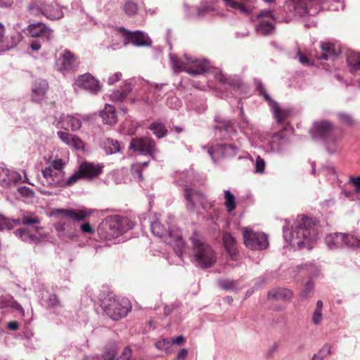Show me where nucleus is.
Listing matches in <instances>:
<instances>
[{
	"instance_id": "c03bdc74",
	"label": "nucleus",
	"mask_w": 360,
	"mask_h": 360,
	"mask_svg": "<svg viewBox=\"0 0 360 360\" xmlns=\"http://www.w3.org/2000/svg\"><path fill=\"white\" fill-rule=\"evenodd\" d=\"M81 179L84 178L82 175V173L79 172V169H78L77 172H75L72 176L69 177V179L65 183V185L66 186H70L75 184L76 182H77Z\"/></svg>"
},
{
	"instance_id": "8fccbe9b",
	"label": "nucleus",
	"mask_w": 360,
	"mask_h": 360,
	"mask_svg": "<svg viewBox=\"0 0 360 360\" xmlns=\"http://www.w3.org/2000/svg\"><path fill=\"white\" fill-rule=\"evenodd\" d=\"M265 161L259 155L256 158L255 161V172L263 173L265 169Z\"/></svg>"
},
{
	"instance_id": "f8f14e48",
	"label": "nucleus",
	"mask_w": 360,
	"mask_h": 360,
	"mask_svg": "<svg viewBox=\"0 0 360 360\" xmlns=\"http://www.w3.org/2000/svg\"><path fill=\"white\" fill-rule=\"evenodd\" d=\"M75 83L79 87L95 94L101 91L99 82L89 73L79 76Z\"/></svg>"
},
{
	"instance_id": "49530a36",
	"label": "nucleus",
	"mask_w": 360,
	"mask_h": 360,
	"mask_svg": "<svg viewBox=\"0 0 360 360\" xmlns=\"http://www.w3.org/2000/svg\"><path fill=\"white\" fill-rule=\"evenodd\" d=\"M225 3L227 6H229L236 9H238L241 12H243V13L248 12V9L242 3L237 2L233 0H225Z\"/></svg>"
},
{
	"instance_id": "a19ab883",
	"label": "nucleus",
	"mask_w": 360,
	"mask_h": 360,
	"mask_svg": "<svg viewBox=\"0 0 360 360\" xmlns=\"http://www.w3.org/2000/svg\"><path fill=\"white\" fill-rule=\"evenodd\" d=\"M123 10L127 15L132 16L136 14L138 11V6L136 3L131 1H128L124 4Z\"/></svg>"
},
{
	"instance_id": "f257e3e1",
	"label": "nucleus",
	"mask_w": 360,
	"mask_h": 360,
	"mask_svg": "<svg viewBox=\"0 0 360 360\" xmlns=\"http://www.w3.org/2000/svg\"><path fill=\"white\" fill-rule=\"evenodd\" d=\"M318 234L317 225L310 218L303 217L291 232V244L298 247H309Z\"/></svg>"
},
{
	"instance_id": "6e6552de",
	"label": "nucleus",
	"mask_w": 360,
	"mask_h": 360,
	"mask_svg": "<svg viewBox=\"0 0 360 360\" xmlns=\"http://www.w3.org/2000/svg\"><path fill=\"white\" fill-rule=\"evenodd\" d=\"M118 31L125 37L126 41L124 44L131 43L136 46H151V39L143 32H130L123 27H119Z\"/></svg>"
},
{
	"instance_id": "5fc2aeb1",
	"label": "nucleus",
	"mask_w": 360,
	"mask_h": 360,
	"mask_svg": "<svg viewBox=\"0 0 360 360\" xmlns=\"http://www.w3.org/2000/svg\"><path fill=\"white\" fill-rule=\"evenodd\" d=\"M289 112L288 110L277 109L276 110V117L278 122H284L288 117Z\"/></svg>"
},
{
	"instance_id": "13d9d810",
	"label": "nucleus",
	"mask_w": 360,
	"mask_h": 360,
	"mask_svg": "<svg viewBox=\"0 0 360 360\" xmlns=\"http://www.w3.org/2000/svg\"><path fill=\"white\" fill-rule=\"evenodd\" d=\"M216 79L217 81H219L220 83L221 84H229V85L232 86V85H235L233 82H230L229 79H228L224 74L222 73H219V74H217L216 76Z\"/></svg>"
},
{
	"instance_id": "20e7f679",
	"label": "nucleus",
	"mask_w": 360,
	"mask_h": 360,
	"mask_svg": "<svg viewBox=\"0 0 360 360\" xmlns=\"http://www.w3.org/2000/svg\"><path fill=\"white\" fill-rule=\"evenodd\" d=\"M30 14L39 15L42 14L50 20H58L63 18V13L59 6L56 4H47L42 0H33L28 6Z\"/></svg>"
},
{
	"instance_id": "a211bd4d",
	"label": "nucleus",
	"mask_w": 360,
	"mask_h": 360,
	"mask_svg": "<svg viewBox=\"0 0 360 360\" xmlns=\"http://www.w3.org/2000/svg\"><path fill=\"white\" fill-rule=\"evenodd\" d=\"M210 68V63L205 59L189 58L188 73L191 75H200Z\"/></svg>"
},
{
	"instance_id": "864d4df0",
	"label": "nucleus",
	"mask_w": 360,
	"mask_h": 360,
	"mask_svg": "<svg viewBox=\"0 0 360 360\" xmlns=\"http://www.w3.org/2000/svg\"><path fill=\"white\" fill-rule=\"evenodd\" d=\"M330 346L329 345H325L319 354H315L311 360H323L325 357V355L322 354V353L327 352L328 354L330 353Z\"/></svg>"
},
{
	"instance_id": "39448f33",
	"label": "nucleus",
	"mask_w": 360,
	"mask_h": 360,
	"mask_svg": "<svg viewBox=\"0 0 360 360\" xmlns=\"http://www.w3.org/2000/svg\"><path fill=\"white\" fill-rule=\"evenodd\" d=\"M243 236L244 244L251 250H263L269 246L267 236L264 233L255 232L249 228H245Z\"/></svg>"
},
{
	"instance_id": "bf43d9fd",
	"label": "nucleus",
	"mask_w": 360,
	"mask_h": 360,
	"mask_svg": "<svg viewBox=\"0 0 360 360\" xmlns=\"http://www.w3.org/2000/svg\"><path fill=\"white\" fill-rule=\"evenodd\" d=\"M122 74L120 72H115L110 76L108 79V83L110 85L119 82L121 79Z\"/></svg>"
},
{
	"instance_id": "69168bd1",
	"label": "nucleus",
	"mask_w": 360,
	"mask_h": 360,
	"mask_svg": "<svg viewBox=\"0 0 360 360\" xmlns=\"http://www.w3.org/2000/svg\"><path fill=\"white\" fill-rule=\"evenodd\" d=\"M257 17L258 18H263V17L270 18L272 20H274V16H273V15L271 13V11H269V10L262 11L257 15Z\"/></svg>"
},
{
	"instance_id": "4be33fe9",
	"label": "nucleus",
	"mask_w": 360,
	"mask_h": 360,
	"mask_svg": "<svg viewBox=\"0 0 360 360\" xmlns=\"http://www.w3.org/2000/svg\"><path fill=\"white\" fill-rule=\"evenodd\" d=\"M57 212L63 217L70 218L74 221H82L91 214L90 212L84 210L60 209Z\"/></svg>"
},
{
	"instance_id": "c9c22d12",
	"label": "nucleus",
	"mask_w": 360,
	"mask_h": 360,
	"mask_svg": "<svg viewBox=\"0 0 360 360\" xmlns=\"http://www.w3.org/2000/svg\"><path fill=\"white\" fill-rule=\"evenodd\" d=\"M18 220L20 224L22 223L23 225L34 226L40 223L39 217L34 214H24Z\"/></svg>"
},
{
	"instance_id": "f03ea898",
	"label": "nucleus",
	"mask_w": 360,
	"mask_h": 360,
	"mask_svg": "<svg viewBox=\"0 0 360 360\" xmlns=\"http://www.w3.org/2000/svg\"><path fill=\"white\" fill-rule=\"evenodd\" d=\"M192 243L197 266L202 269L212 266L217 261L216 252L213 248L195 238H192Z\"/></svg>"
},
{
	"instance_id": "09e8293b",
	"label": "nucleus",
	"mask_w": 360,
	"mask_h": 360,
	"mask_svg": "<svg viewBox=\"0 0 360 360\" xmlns=\"http://www.w3.org/2000/svg\"><path fill=\"white\" fill-rule=\"evenodd\" d=\"M58 136L67 145L70 146L72 143V139L74 134H71L66 131H59L57 133Z\"/></svg>"
},
{
	"instance_id": "2eb2a0df",
	"label": "nucleus",
	"mask_w": 360,
	"mask_h": 360,
	"mask_svg": "<svg viewBox=\"0 0 360 360\" xmlns=\"http://www.w3.org/2000/svg\"><path fill=\"white\" fill-rule=\"evenodd\" d=\"M21 175L14 171L0 167V186L8 187L21 181Z\"/></svg>"
},
{
	"instance_id": "58836bf2",
	"label": "nucleus",
	"mask_w": 360,
	"mask_h": 360,
	"mask_svg": "<svg viewBox=\"0 0 360 360\" xmlns=\"http://www.w3.org/2000/svg\"><path fill=\"white\" fill-rule=\"evenodd\" d=\"M149 129L153 131V133L160 139L164 137L167 133V130L165 127L160 123H152Z\"/></svg>"
},
{
	"instance_id": "1a4fd4ad",
	"label": "nucleus",
	"mask_w": 360,
	"mask_h": 360,
	"mask_svg": "<svg viewBox=\"0 0 360 360\" xmlns=\"http://www.w3.org/2000/svg\"><path fill=\"white\" fill-rule=\"evenodd\" d=\"M129 148L152 157L155 153V142L148 137L134 138L130 142Z\"/></svg>"
},
{
	"instance_id": "6ab92c4d",
	"label": "nucleus",
	"mask_w": 360,
	"mask_h": 360,
	"mask_svg": "<svg viewBox=\"0 0 360 360\" xmlns=\"http://www.w3.org/2000/svg\"><path fill=\"white\" fill-rule=\"evenodd\" d=\"M29 33L32 37H39L45 41L50 39L52 35V31L43 23L30 25Z\"/></svg>"
},
{
	"instance_id": "603ef678",
	"label": "nucleus",
	"mask_w": 360,
	"mask_h": 360,
	"mask_svg": "<svg viewBox=\"0 0 360 360\" xmlns=\"http://www.w3.org/2000/svg\"><path fill=\"white\" fill-rule=\"evenodd\" d=\"M220 286L224 290H231L236 288L237 282L236 281L223 280L219 282Z\"/></svg>"
},
{
	"instance_id": "e2e57ef3",
	"label": "nucleus",
	"mask_w": 360,
	"mask_h": 360,
	"mask_svg": "<svg viewBox=\"0 0 360 360\" xmlns=\"http://www.w3.org/2000/svg\"><path fill=\"white\" fill-rule=\"evenodd\" d=\"M188 356V350L182 349L176 355L175 360H184Z\"/></svg>"
},
{
	"instance_id": "412c9836",
	"label": "nucleus",
	"mask_w": 360,
	"mask_h": 360,
	"mask_svg": "<svg viewBox=\"0 0 360 360\" xmlns=\"http://www.w3.org/2000/svg\"><path fill=\"white\" fill-rule=\"evenodd\" d=\"M342 193L348 198H353L354 194L360 193V176H351L343 187Z\"/></svg>"
},
{
	"instance_id": "473e14b6",
	"label": "nucleus",
	"mask_w": 360,
	"mask_h": 360,
	"mask_svg": "<svg viewBox=\"0 0 360 360\" xmlns=\"http://www.w3.org/2000/svg\"><path fill=\"white\" fill-rule=\"evenodd\" d=\"M150 229L155 236L162 238V240L168 231L167 229L159 221H153L150 225Z\"/></svg>"
},
{
	"instance_id": "774afa93",
	"label": "nucleus",
	"mask_w": 360,
	"mask_h": 360,
	"mask_svg": "<svg viewBox=\"0 0 360 360\" xmlns=\"http://www.w3.org/2000/svg\"><path fill=\"white\" fill-rule=\"evenodd\" d=\"M176 305L174 304H172L170 305H166L164 308V314L165 316H169L172 311L174 309Z\"/></svg>"
},
{
	"instance_id": "72a5a7b5",
	"label": "nucleus",
	"mask_w": 360,
	"mask_h": 360,
	"mask_svg": "<svg viewBox=\"0 0 360 360\" xmlns=\"http://www.w3.org/2000/svg\"><path fill=\"white\" fill-rule=\"evenodd\" d=\"M104 146L108 154H112L120 150L119 142L112 139L108 138L104 141Z\"/></svg>"
},
{
	"instance_id": "4c0bfd02",
	"label": "nucleus",
	"mask_w": 360,
	"mask_h": 360,
	"mask_svg": "<svg viewBox=\"0 0 360 360\" xmlns=\"http://www.w3.org/2000/svg\"><path fill=\"white\" fill-rule=\"evenodd\" d=\"M224 205L229 212H231L236 209V198L235 196L229 190L224 191Z\"/></svg>"
},
{
	"instance_id": "5701e85b",
	"label": "nucleus",
	"mask_w": 360,
	"mask_h": 360,
	"mask_svg": "<svg viewBox=\"0 0 360 360\" xmlns=\"http://www.w3.org/2000/svg\"><path fill=\"white\" fill-rule=\"evenodd\" d=\"M42 174L47 185L58 184L63 178V174L53 170L52 167H47L42 170Z\"/></svg>"
},
{
	"instance_id": "c85d7f7f",
	"label": "nucleus",
	"mask_w": 360,
	"mask_h": 360,
	"mask_svg": "<svg viewBox=\"0 0 360 360\" xmlns=\"http://www.w3.org/2000/svg\"><path fill=\"white\" fill-rule=\"evenodd\" d=\"M12 308L18 311H23L21 305L11 295L0 296V309Z\"/></svg>"
},
{
	"instance_id": "3c124183",
	"label": "nucleus",
	"mask_w": 360,
	"mask_h": 360,
	"mask_svg": "<svg viewBox=\"0 0 360 360\" xmlns=\"http://www.w3.org/2000/svg\"><path fill=\"white\" fill-rule=\"evenodd\" d=\"M70 146L77 150H84V143L77 136L73 135Z\"/></svg>"
},
{
	"instance_id": "79ce46f5",
	"label": "nucleus",
	"mask_w": 360,
	"mask_h": 360,
	"mask_svg": "<svg viewBox=\"0 0 360 360\" xmlns=\"http://www.w3.org/2000/svg\"><path fill=\"white\" fill-rule=\"evenodd\" d=\"M129 92L130 90L128 88L122 91L118 90L113 92L110 97L112 101H122L127 97Z\"/></svg>"
},
{
	"instance_id": "4468645a",
	"label": "nucleus",
	"mask_w": 360,
	"mask_h": 360,
	"mask_svg": "<svg viewBox=\"0 0 360 360\" xmlns=\"http://www.w3.org/2000/svg\"><path fill=\"white\" fill-rule=\"evenodd\" d=\"M163 240L166 243L172 245L177 255H180L181 254L185 243L179 230L167 231Z\"/></svg>"
},
{
	"instance_id": "37998d69",
	"label": "nucleus",
	"mask_w": 360,
	"mask_h": 360,
	"mask_svg": "<svg viewBox=\"0 0 360 360\" xmlns=\"http://www.w3.org/2000/svg\"><path fill=\"white\" fill-rule=\"evenodd\" d=\"M117 354L116 347L111 345L109 347H106L103 355V360H114Z\"/></svg>"
},
{
	"instance_id": "338daca9",
	"label": "nucleus",
	"mask_w": 360,
	"mask_h": 360,
	"mask_svg": "<svg viewBox=\"0 0 360 360\" xmlns=\"http://www.w3.org/2000/svg\"><path fill=\"white\" fill-rule=\"evenodd\" d=\"M170 345V340L169 339H163L162 340L158 341L156 343V347L160 349H164L165 346Z\"/></svg>"
},
{
	"instance_id": "4d7b16f0",
	"label": "nucleus",
	"mask_w": 360,
	"mask_h": 360,
	"mask_svg": "<svg viewBox=\"0 0 360 360\" xmlns=\"http://www.w3.org/2000/svg\"><path fill=\"white\" fill-rule=\"evenodd\" d=\"M322 320V310L315 309L312 316V322L315 325H318Z\"/></svg>"
},
{
	"instance_id": "9d476101",
	"label": "nucleus",
	"mask_w": 360,
	"mask_h": 360,
	"mask_svg": "<svg viewBox=\"0 0 360 360\" xmlns=\"http://www.w3.org/2000/svg\"><path fill=\"white\" fill-rule=\"evenodd\" d=\"M351 239L356 240L349 233H333L326 236L325 242L329 248L337 249L343 245H351L349 243Z\"/></svg>"
},
{
	"instance_id": "e433bc0d",
	"label": "nucleus",
	"mask_w": 360,
	"mask_h": 360,
	"mask_svg": "<svg viewBox=\"0 0 360 360\" xmlns=\"http://www.w3.org/2000/svg\"><path fill=\"white\" fill-rule=\"evenodd\" d=\"M20 225L18 219L10 220L0 214V231L12 229L14 226Z\"/></svg>"
},
{
	"instance_id": "cd10ccee",
	"label": "nucleus",
	"mask_w": 360,
	"mask_h": 360,
	"mask_svg": "<svg viewBox=\"0 0 360 360\" xmlns=\"http://www.w3.org/2000/svg\"><path fill=\"white\" fill-rule=\"evenodd\" d=\"M297 8L302 9V14L313 15L311 9L316 4H321L323 0H292Z\"/></svg>"
},
{
	"instance_id": "680f3d73",
	"label": "nucleus",
	"mask_w": 360,
	"mask_h": 360,
	"mask_svg": "<svg viewBox=\"0 0 360 360\" xmlns=\"http://www.w3.org/2000/svg\"><path fill=\"white\" fill-rule=\"evenodd\" d=\"M352 236L356 239V240H353V239H351L349 240V243L352 244L351 245H346L347 247L348 248H354V249H358V248H360V239L359 238H357L356 236L351 234Z\"/></svg>"
},
{
	"instance_id": "a878e982",
	"label": "nucleus",
	"mask_w": 360,
	"mask_h": 360,
	"mask_svg": "<svg viewBox=\"0 0 360 360\" xmlns=\"http://www.w3.org/2000/svg\"><path fill=\"white\" fill-rule=\"evenodd\" d=\"M100 116L105 124H115L117 120L115 114V108L111 105H105L104 109L101 112Z\"/></svg>"
},
{
	"instance_id": "7c9ffc66",
	"label": "nucleus",
	"mask_w": 360,
	"mask_h": 360,
	"mask_svg": "<svg viewBox=\"0 0 360 360\" xmlns=\"http://www.w3.org/2000/svg\"><path fill=\"white\" fill-rule=\"evenodd\" d=\"M171 61L173 69L175 72L184 71L188 72L189 58H186V61L176 56H172Z\"/></svg>"
},
{
	"instance_id": "aec40b11",
	"label": "nucleus",
	"mask_w": 360,
	"mask_h": 360,
	"mask_svg": "<svg viewBox=\"0 0 360 360\" xmlns=\"http://www.w3.org/2000/svg\"><path fill=\"white\" fill-rule=\"evenodd\" d=\"M222 241L231 259H236L238 253L236 238L230 233L224 232L222 235Z\"/></svg>"
},
{
	"instance_id": "de8ad7c7",
	"label": "nucleus",
	"mask_w": 360,
	"mask_h": 360,
	"mask_svg": "<svg viewBox=\"0 0 360 360\" xmlns=\"http://www.w3.org/2000/svg\"><path fill=\"white\" fill-rule=\"evenodd\" d=\"M47 303L49 307L56 308L60 307V302L58 297L56 294H50L47 300Z\"/></svg>"
},
{
	"instance_id": "bb28decb",
	"label": "nucleus",
	"mask_w": 360,
	"mask_h": 360,
	"mask_svg": "<svg viewBox=\"0 0 360 360\" xmlns=\"http://www.w3.org/2000/svg\"><path fill=\"white\" fill-rule=\"evenodd\" d=\"M48 89V83L46 80L36 82L32 86V98L34 101H39L44 96Z\"/></svg>"
},
{
	"instance_id": "f3484780",
	"label": "nucleus",
	"mask_w": 360,
	"mask_h": 360,
	"mask_svg": "<svg viewBox=\"0 0 360 360\" xmlns=\"http://www.w3.org/2000/svg\"><path fill=\"white\" fill-rule=\"evenodd\" d=\"M321 49V53L317 56L318 59L334 60L341 53L339 46L330 42L322 43Z\"/></svg>"
},
{
	"instance_id": "6e6d98bb",
	"label": "nucleus",
	"mask_w": 360,
	"mask_h": 360,
	"mask_svg": "<svg viewBox=\"0 0 360 360\" xmlns=\"http://www.w3.org/2000/svg\"><path fill=\"white\" fill-rule=\"evenodd\" d=\"M64 166V162L62 159H57L51 162L49 167H52L53 170L58 171L63 174L62 169Z\"/></svg>"
},
{
	"instance_id": "7ed1b4c3",
	"label": "nucleus",
	"mask_w": 360,
	"mask_h": 360,
	"mask_svg": "<svg viewBox=\"0 0 360 360\" xmlns=\"http://www.w3.org/2000/svg\"><path fill=\"white\" fill-rule=\"evenodd\" d=\"M131 309L130 302L127 299L112 296L106 302H103L105 313L113 320L125 317Z\"/></svg>"
},
{
	"instance_id": "0eeeda50",
	"label": "nucleus",
	"mask_w": 360,
	"mask_h": 360,
	"mask_svg": "<svg viewBox=\"0 0 360 360\" xmlns=\"http://www.w3.org/2000/svg\"><path fill=\"white\" fill-rule=\"evenodd\" d=\"M78 58L70 51L65 50L58 57L56 64L63 73L75 72L79 66Z\"/></svg>"
},
{
	"instance_id": "f704fd0d",
	"label": "nucleus",
	"mask_w": 360,
	"mask_h": 360,
	"mask_svg": "<svg viewBox=\"0 0 360 360\" xmlns=\"http://www.w3.org/2000/svg\"><path fill=\"white\" fill-rule=\"evenodd\" d=\"M347 60L349 66L354 70H360V53L356 52H349L347 54Z\"/></svg>"
},
{
	"instance_id": "ea45409f",
	"label": "nucleus",
	"mask_w": 360,
	"mask_h": 360,
	"mask_svg": "<svg viewBox=\"0 0 360 360\" xmlns=\"http://www.w3.org/2000/svg\"><path fill=\"white\" fill-rule=\"evenodd\" d=\"M217 125L215 127L219 130H224L226 132L235 131L233 122L231 120L218 121Z\"/></svg>"
},
{
	"instance_id": "9b49d317",
	"label": "nucleus",
	"mask_w": 360,
	"mask_h": 360,
	"mask_svg": "<svg viewBox=\"0 0 360 360\" xmlns=\"http://www.w3.org/2000/svg\"><path fill=\"white\" fill-rule=\"evenodd\" d=\"M334 126L330 121L322 120L314 122L310 134L314 139L321 138L326 139L332 134Z\"/></svg>"
},
{
	"instance_id": "393cba45",
	"label": "nucleus",
	"mask_w": 360,
	"mask_h": 360,
	"mask_svg": "<svg viewBox=\"0 0 360 360\" xmlns=\"http://www.w3.org/2000/svg\"><path fill=\"white\" fill-rule=\"evenodd\" d=\"M292 297V292L283 288H277L271 290L268 293L269 299H274L276 300H289Z\"/></svg>"
},
{
	"instance_id": "052dcab7",
	"label": "nucleus",
	"mask_w": 360,
	"mask_h": 360,
	"mask_svg": "<svg viewBox=\"0 0 360 360\" xmlns=\"http://www.w3.org/2000/svg\"><path fill=\"white\" fill-rule=\"evenodd\" d=\"M81 229L84 233H88L90 234H93L94 233V229L91 226V225L89 222L84 223L81 225Z\"/></svg>"
},
{
	"instance_id": "a18cd8bd",
	"label": "nucleus",
	"mask_w": 360,
	"mask_h": 360,
	"mask_svg": "<svg viewBox=\"0 0 360 360\" xmlns=\"http://www.w3.org/2000/svg\"><path fill=\"white\" fill-rule=\"evenodd\" d=\"M314 283L311 281H308L303 289L301 290L300 296L302 298H306L312 292L314 289Z\"/></svg>"
},
{
	"instance_id": "0e129e2a",
	"label": "nucleus",
	"mask_w": 360,
	"mask_h": 360,
	"mask_svg": "<svg viewBox=\"0 0 360 360\" xmlns=\"http://www.w3.org/2000/svg\"><path fill=\"white\" fill-rule=\"evenodd\" d=\"M185 338L183 335H179L176 338H173L170 340V344H176L177 345H181L185 342Z\"/></svg>"
},
{
	"instance_id": "c756f323",
	"label": "nucleus",
	"mask_w": 360,
	"mask_h": 360,
	"mask_svg": "<svg viewBox=\"0 0 360 360\" xmlns=\"http://www.w3.org/2000/svg\"><path fill=\"white\" fill-rule=\"evenodd\" d=\"M63 127L66 130H71V131H77L79 129L82 127V122L80 120L71 116L68 115L66 116L63 122Z\"/></svg>"
},
{
	"instance_id": "2f4dec72",
	"label": "nucleus",
	"mask_w": 360,
	"mask_h": 360,
	"mask_svg": "<svg viewBox=\"0 0 360 360\" xmlns=\"http://www.w3.org/2000/svg\"><path fill=\"white\" fill-rule=\"evenodd\" d=\"M272 20H262L257 26V31L262 35L270 34L274 29Z\"/></svg>"
},
{
	"instance_id": "423d86ee",
	"label": "nucleus",
	"mask_w": 360,
	"mask_h": 360,
	"mask_svg": "<svg viewBox=\"0 0 360 360\" xmlns=\"http://www.w3.org/2000/svg\"><path fill=\"white\" fill-rule=\"evenodd\" d=\"M127 219L120 216H114L108 218L103 224V229L105 231V238L110 240L116 238L123 234L127 231L124 224Z\"/></svg>"
},
{
	"instance_id": "dca6fc26",
	"label": "nucleus",
	"mask_w": 360,
	"mask_h": 360,
	"mask_svg": "<svg viewBox=\"0 0 360 360\" xmlns=\"http://www.w3.org/2000/svg\"><path fill=\"white\" fill-rule=\"evenodd\" d=\"M184 197L193 208L197 205H202L206 200L203 193L188 187L184 188Z\"/></svg>"
},
{
	"instance_id": "b1692460",
	"label": "nucleus",
	"mask_w": 360,
	"mask_h": 360,
	"mask_svg": "<svg viewBox=\"0 0 360 360\" xmlns=\"http://www.w3.org/2000/svg\"><path fill=\"white\" fill-rule=\"evenodd\" d=\"M15 234L22 241L30 244H38L40 243V238L32 233L31 231L27 228H20L15 230Z\"/></svg>"
},
{
	"instance_id": "ddd939ff",
	"label": "nucleus",
	"mask_w": 360,
	"mask_h": 360,
	"mask_svg": "<svg viewBox=\"0 0 360 360\" xmlns=\"http://www.w3.org/2000/svg\"><path fill=\"white\" fill-rule=\"evenodd\" d=\"M103 167L102 164L84 162L79 165V169L84 179L92 180L103 172Z\"/></svg>"
}]
</instances>
